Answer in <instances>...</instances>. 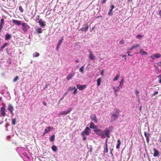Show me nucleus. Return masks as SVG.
Segmentation results:
<instances>
[{
  "label": "nucleus",
  "mask_w": 161,
  "mask_h": 161,
  "mask_svg": "<svg viewBox=\"0 0 161 161\" xmlns=\"http://www.w3.org/2000/svg\"><path fill=\"white\" fill-rule=\"evenodd\" d=\"M93 131L97 135L101 136L102 138H105V134L103 130L97 128V129L93 130Z\"/></svg>",
  "instance_id": "obj_1"
},
{
  "label": "nucleus",
  "mask_w": 161,
  "mask_h": 161,
  "mask_svg": "<svg viewBox=\"0 0 161 161\" xmlns=\"http://www.w3.org/2000/svg\"><path fill=\"white\" fill-rule=\"evenodd\" d=\"M22 30L25 32H27L29 29L30 27L26 23H23L22 24Z\"/></svg>",
  "instance_id": "obj_2"
},
{
  "label": "nucleus",
  "mask_w": 161,
  "mask_h": 161,
  "mask_svg": "<svg viewBox=\"0 0 161 161\" xmlns=\"http://www.w3.org/2000/svg\"><path fill=\"white\" fill-rule=\"evenodd\" d=\"M91 132V130L90 129L89 127H86L81 134H82L83 135H84L86 136H88L90 134Z\"/></svg>",
  "instance_id": "obj_3"
},
{
  "label": "nucleus",
  "mask_w": 161,
  "mask_h": 161,
  "mask_svg": "<svg viewBox=\"0 0 161 161\" xmlns=\"http://www.w3.org/2000/svg\"><path fill=\"white\" fill-rule=\"evenodd\" d=\"M72 109V108H70L67 111L61 112L59 113L58 116L67 115L70 112Z\"/></svg>",
  "instance_id": "obj_4"
},
{
  "label": "nucleus",
  "mask_w": 161,
  "mask_h": 161,
  "mask_svg": "<svg viewBox=\"0 0 161 161\" xmlns=\"http://www.w3.org/2000/svg\"><path fill=\"white\" fill-rule=\"evenodd\" d=\"M90 119L92 121H93L94 122L97 123L98 122L97 119L96 115L94 114H92L91 115Z\"/></svg>",
  "instance_id": "obj_5"
},
{
  "label": "nucleus",
  "mask_w": 161,
  "mask_h": 161,
  "mask_svg": "<svg viewBox=\"0 0 161 161\" xmlns=\"http://www.w3.org/2000/svg\"><path fill=\"white\" fill-rule=\"evenodd\" d=\"M88 51L89 53V57L90 59L92 60H94L96 59V57L91 52L90 50H89Z\"/></svg>",
  "instance_id": "obj_6"
},
{
  "label": "nucleus",
  "mask_w": 161,
  "mask_h": 161,
  "mask_svg": "<svg viewBox=\"0 0 161 161\" xmlns=\"http://www.w3.org/2000/svg\"><path fill=\"white\" fill-rule=\"evenodd\" d=\"M104 131V132H105V136L107 137L108 138L110 137V132L108 128H106Z\"/></svg>",
  "instance_id": "obj_7"
},
{
  "label": "nucleus",
  "mask_w": 161,
  "mask_h": 161,
  "mask_svg": "<svg viewBox=\"0 0 161 161\" xmlns=\"http://www.w3.org/2000/svg\"><path fill=\"white\" fill-rule=\"evenodd\" d=\"M8 110L10 112L11 114H13V111L14 110V108L13 106L11 104H9L8 107Z\"/></svg>",
  "instance_id": "obj_8"
},
{
  "label": "nucleus",
  "mask_w": 161,
  "mask_h": 161,
  "mask_svg": "<svg viewBox=\"0 0 161 161\" xmlns=\"http://www.w3.org/2000/svg\"><path fill=\"white\" fill-rule=\"evenodd\" d=\"M75 73L74 72H72L70 73L67 76L66 80H69L71 79L74 75Z\"/></svg>",
  "instance_id": "obj_9"
},
{
  "label": "nucleus",
  "mask_w": 161,
  "mask_h": 161,
  "mask_svg": "<svg viewBox=\"0 0 161 161\" xmlns=\"http://www.w3.org/2000/svg\"><path fill=\"white\" fill-rule=\"evenodd\" d=\"M161 57V55L159 53H157L150 56V58L152 59H153L155 58H158Z\"/></svg>",
  "instance_id": "obj_10"
},
{
  "label": "nucleus",
  "mask_w": 161,
  "mask_h": 161,
  "mask_svg": "<svg viewBox=\"0 0 161 161\" xmlns=\"http://www.w3.org/2000/svg\"><path fill=\"white\" fill-rule=\"evenodd\" d=\"M140 45L139 44H138L136 45L133 46L130 49H129L127 50V53H129L130 51L132 50L136 49L138 47H139Z\"/></svg>",
  "instance_id": "obj_11"
},
{
  "label": "nucleus",
  "mask_w": 161,
  "mask_h": 161,
  "mask_svg": "<svg viewBox=\"0 0 161 161\" xmlns=\"http://www.w3.org/2000/svg\"><path fill=\"white\" fill-rule=\"evenodd\" d=\"M38 23L42 27H44L46 25V22L42 19L39 20Z\"/></svg>",
  "instance_id": "obj_12"
},
{
  "label": "nucleus",
  "mask_w": 161,
  "mask_h": 161,
  "mask_svg": "<svg viewBox=\"0 0 161 161\" xmlns=\"http://www.w3.org/2000/svg\"><path fill=\"white\" fill-rule=\"evenodd\" d=\"M1 115L4 117L6 115L5 113V108L3 107H2L1 108Z\"/></svg>",
  "instance_id": "obj_13"
},
{
  "label": "nucleus",
  "mask_w": 161,
  "mask_h": 161,
  "mask_svg": "<svg viewBox=\"0 0 161 161\" xmlns=\"http://www.w3.org/2000/svg\"><path fill=\"white\" fill-rule=\"evenodd\" d=\"M12 22L13 23H14L15 24L18 25H20L22 24V22L21 21L16 20L15 19H13Z\"/></svg>",
  "instance_id": "obj_14"
},
{
  "label": "nucleus",
  "mask_w": 161,
  "mask_h": 161,
  "mask_svg": "<svg viewBox=\"0 0 161 161\" xmlns=\"http://www.w3.org/2000/svg\"><path fill=\"white\" fill-rule=\"evenodd\" d=\"M89 127L90 128L93 129L94 130H95L97 128V127L93 122H90Z\"/></svg>",
  "instance_id": "obj_15"
},
{
  "label": "nucleus",
  "mask_w": 161,
  "mask_h": 161,
  "mask_svg": "<svg viewBox=\"0 0 161 161\" xmlns=\"http://www.w3.org/2000/svg\"><path fill=\"white\" fill-rule=\"evenodd\" d=\"M124 80L123 78H122L121 81H120L118 87V90H120V88H121L122 86H123L124 82Z\"/></svg>",
  "instance_id": "obj_16"
},
{
  "label": "nucleus",
  "mask_w": 161,
  "mask_h": 161,
  "mask_svg": "<svg viewBox=\"0 0 161 161\" xmlns=\"http://www.w3.org/2000/svg\"><path fill=\"white\" fill-rule=\"evenodd\" d=\"M144 135L146 139V141L147 143H148L149 142V137L150 136V134L149 133H148V134H147V133L146 132H144Z\"/></svg>",
  "instance_id": "obj_17"
},
{
  "label": "nucleus",
  "mask_w": 161,
  "mask_h": 161,
  "mask_svg": "<svg viewBox=\"0 0 161 161\" xmlns=\"http://www.w3.org/2000/svg\"><path fill=\"white\" fill-rule=\"evenodd\" d=\"M4 20L3 19H1L0 23V32L1 31L2 29L3 28L4 23Z\"/></svg>",
  "instance_id": "obj_18"
},
{
  "label": "nucleus",
  "mask_w": 161,
  "mask_h": 161,
  "mask_svg": "<svg viewBox=\"0 0 161 161\" xmlns=\"http://www.w3.org/2000/svg\"><path fill=\"white\" fill-rule=\"evenodd\" d=\"M77 88L79 89L80 90H82L84 89L86 87L85 85L81 86L80 85H77Z\"/></svg>",
  "instance_id": "obj_19"
},
{
  "label": "nucleus",
  "mask_w": 161,
  "mask_h": 161,
  "mask_svg": "<svg viewBox=\"0 0 161 161\" xmlns=\"http://www.w3.org/2000/svg\"><path fill=\"white\" fill-rule=\"evenodd\" d=\"M154 153L153 154V156L154 157H158L159 156V152L158 151L156 150L155 148H153Z\"/></svg>",
  "instance_id": "obj_20"
},
{
  "label": "nucleus",
  "mask_w": 161,
  "mask_h": 161,
  "mask_svg": "<svg viewBox=\"0 0 161 161\" xmlns=\"http://www.w3.org/2000/svg\"><path fill=\"white\" fill-rule=\"evenodd\" d=\"M53 128V127H51L50 126L47 127L46 128L44 131L47 133L49 132L51 130H52Z\"/></svg>",
  "instance_id": "obj_21"
},
{
  "label": "nucleus",
  "mask_w": 161,
  "mask_h": 161,
  "mask_svg": "<svg viewBox=\"0 0 161 161\" xmlns=\"http://www.w3.org/2000/svg\"><path fill=\"white\" fill-rule=\"evenodd\" d=\"M119 115L115 114H112V119L114 120H115L118 118Z\"/></svg>",
  "instance_id": "obj_22"
},
{
  "label": "nucleus",
  "mask_w": 161,
  "mask_h": 161,
  "mask_svg": "<svg viewBox=\"0 0 161 161\" xmlns=\"http://www.w3.org/2000/svg\"><path fill=\"white\" fill-rule=\"evenodd\" d=\"M36 31L37 33L40 34L42 33V29L39 27H36Z\"/></svg>",
  "instance_id": "obj_23"
},
{
  "label": "nucleus",
  "mask_w": 161,
  "mask_h": 161,
  "mask_svg": "<svg viewBox=\"0 0 161 161\" xmlns=\"http://www.w3.org/2000/svg\"><path fill=\"white\" fill-rule=\"evenodd\" d=\"M11 36V35L7 33L5 36V39L6 40H8L9 39Z\"/></svg>",
  "instance_id": "obj_24"
},
{
  "label": "nucleus",
  "mask_w": 161,
  "mask_h": 161,
  "mask_svg": "<svg viewBox=\"0 0 161 161\" xmlns=\"http://www.w3.org/2000/svg\"><path fill=\"white\" fill-rule=\"evenodd\" d=\"M105 147L104 148V152L106 153H107L108 152V145L107 143V141L105 143Z\"/></svg>",
  "instance_id": "obj_25"
},
{
  "label": "nucleus",
  "mask_w": 161,
  "mask_h": 161,
  "mask_svg": "<svg viewBox=\"0 0 161 161\" xmlns=\"http://www.w3.org/2000/svg\"><path fill=\"white\" fill-rule=\"evenodd\" d=\"M8 45V43L7 42L5 43L0 48V51H2L3 49L6 46Z\"/></svg>",
  "instance_id": "obj_26"
},
{
  "label": "nucleus",
  "mask_w": 161,
  "mask_h": 161,
  "mask_svg": "<svg viewBox=\"0 0 161 161\" xmlns=\"http://www.w3.org/2000/svg\"><path fill=\"white\" fill-rule=\"evenodd\" d=\"M63 40L64 39L63 37H62L61 39L59 40L57 44V45L60 46L62 43Z\"/></svg>",
  "instance_id": "obj_27"
},
{
  "label": "nucleus",
  "mask_w": 161,
  "mask_h": 161,
  "mask_svg": "<svg viewBox=\"0 0 161 161\" xmlns=\"http://www.w3.org/2000/svg\"><path fill=\"white\" fill-rule=\"evenodd\" d=\"M117 142L118 143L116 146V147L117 149H119V148L121 144V142L119 139H118Z\"/></svg>",
  "instance_id": "obj_28"
},
{
  "label": "nucleus",
  "mask_w": 161,
  "mask_h": 161,
  "mask_svg": "<svg viewBox=\"0 0 161 161\" xmlns=\"http://www.w3.org/2000/svg\"><path fill=\"white\" fill-rule=\"evenodd\" d=\"M51 148L52 150L54 152H56L58 150L57 147L55 145L53 146Z\"/></svg>",
  "instance_id": "obj_29"
},
{
  "label": "nucleus",
  "mask_w": 161,
  "mask_h": 161,
  "mask_svg": "<svg viewBox=\"0 0 161 161\" xmlns=\"http://www.w3.org/2000/svg\"><path fill=\"white\" fill-rule=\"evenodd\" d=\"M40 55V54L39 53H37V52H36L34 53L33 54V58L34 57H38Z\"/></svg>",
  "instance_id": "obj_30"
},
{
  "label": "nucleus",
  "mask_w": 161,
  "mask_h": 161,
  "mask_svg": "<svg viewBox=\"0 0 161 161\" xmlns=\"http://www.w3.org/2000/svg\"><path fill=\"white\" fill-rule=\"evenodd\" d=\"M88 30V26L87 25H86V27H83L81 29V30L82 31H86Z\"/></svg>",
  "instance_id": "obj_31"
},
{
  "label": "nucleus",
  "mask_w": 161,
  "mask_h": 161,
  "mask_svg": "<svg viewBox=\"0 0 161 161\" xmlns=\"http://www.w3.org/2000/svg\"><path fill=\"white\" fill-rule=\"evenodd\" d=\"M55 135H53L51 136L50 138V140L51 142H53L54 140Z\"/></svg>",
  "instance_id": "obj_32"
},
{
  "label": "nucleus",
  "mask_w": 161,
  "mask_h": 161,
  "mask_svg": "<svg viewBox=\"0 0 161 161\" xmlns=\"http://www.w3.org/2000/svg\"><path fill=\"white\" fill-rule=\"evenodd\" d=\"M77 89H76L75 87H70L69 89V91H72L74 90V91H77Z\"/></svg>",
  "instance_id": "obj_33"
},
{
  "label": "nucleus",
  "mask_w": 161,
  "mask_h": 161,
  "mask_svg": "<svg viewBox=\"0 0 161 161\" xmlns=\"http://www.w3.org/2000/svg\"><path fill=\"white\" fill-rule=\"evenodd\" d=\"M12 124L13 125H14L16 124V119H12Z\"/></svg>",
  "instance_id": "obj_34"
},
{
  "label": "nucleus",
  "mask_w": 161,
  "mask_h": 161,
  "mask_svg": "<svg viewBox=\"0 0 161 161\" xmlns=\"http://www.w3.org/2000/svg\"><path fill=\"white\" fill-rule=\"evenodd\" d=\"M101 81V78H98L97 80V85L98 86H99L100 85V83Z\"/></svg>",
  "instance_id": "obj_35"
},
{
  "label": "nucleus",
  "mask_w": 161,
  "mask_h": 161,
  "mask_svg": "<svg viewBox=\"0 0 161 161\" xmlns=\"http://www.w3.org/2000/svg\"><path fill=\"white\" fill-rule=\"evenodd\" d=\"M114 110L115 113L119 115L120 112L119 110L117 109H115Z\"/></svg>",
  "instance_id": "obj_36"
},
{
  "label": "nucleus",
  "mask_w": 161,
  "mask_h": 161,
  "mask_svg": "<svg viewBox=\"0 0 161 161\" xmlns=\"http://www.w3.org/2000/svg\"><path fill=\"white\" fill-rule=\"evenodd\" d=\"M155 66L156 67L155 70L156 73L157 74H158L160 72L159 69L158 67L156 66Z\"/></svg>",
  "instance_id": "obj_37"
},
{
  "label": "nucleus",
  "mask_w": 161,
  "mask_h": 161,
  "mask_svg": "<svg viewBox=\"0 0 161 161\" xmlns=\"http://www.w3.org/2000/svg\"><path fill=\"white\" fill-rule=\"evenodd\" d=\"M84 66H83L81 68H80L79 70L80 72L81 73H84Z\"/></svg>",
  "instance_id": "obj_38"
},
{
  "label": "nucleus",
  "mask_w": 161,
  "mask_h": 161,
  "mask_svg": "<svg viewBox=\"0 0 161 161\" xmlns=\"http://www.w3.org/2000/svg\"><path fill=\"white\" fill-rule=\"evenodd\" d=\"M119 74L117 75L114 78L113 80L114 81H116L117 80L118 78H119Z\"/></svg>",
  "instance_id": "obj_39"
},
{
  "label": "nucleus",
  "mask_w": 161,
  "mask_h": 161,
  "mask_svg": "<svg viewBox=\"0 0 161 161\" xmlns=\"http://www.w3.org/2000/svg\"><path fill=\"white\" fill-rule=\"evenodd\" d=\"M81 135L83 137L82 140L83 141H85L86 139V138L85 136V135H82V134H81Z\"/></svg>",
  "instance_id": "obj_40"
},
{
  "label": "nucleus",
  "mask_w": 161,
  "mask_h": 161,
  "mask_svg": "<svg viewBox=\"0 0 161 161\" xmlns=\"http://www.w3.org/2000/svg\"><path fill=\"white\" fill-rule=\"evenodd\" d=\"M142 37V35H137L136 36V37L138 38V39H141Z\"/></svg>",
  "instance_id": "obj_41"
},
{
  "label": "nucleus",
  "mask_w": 161,
  "mask_h": 161,
  "mask_svg": "<svg viewBox=\"0 0 161 161\" xmlns=\"http://www.w3.org/2000/svg\"><path fill=\"white\" fill-rule=\"evenodd\" d=\"M19 9L20 11L21 12V13L23 12V8L21 6H19Z\"/></svg>",
  "instance_id": "obj_42"
},
{
  "label": "nucleus",
  "mask_w": 161,
  "mask_h": 161,
  "mask_svg": "<svg viewBox=\"0 0 161 161\" xmlns=\"http://www.w3.org/2000/svg\"><path fill=\"white\" fill-rule=\"evenodd\" d=\"M112 11H113V10H112V9H111L110 10L109 12L108 13V15H110V16L112 15L113 14Z\"/></svg>",
  "instance_id": "obj_43"
},
{
  "label": "nucleus",
  "mask_w": 161,
  "mask_h": 161,
  "mask_svg": "<svg viewBox=\"0 0 161 161\" xmlns=\"http://www.w3.org/2000/svg\"><path fill=\"white\" fill-rule=\"evenodd\" d=\"M142 53V55H147V53L145 51H143V52H141V51H140L139 52V53Z\"/></svg>",
  "instance_id": "obj_44"
},
{
  "label": "nucleus",
  "mask_w": 161,
  "mask_h": 161,
  "mask_svg": "<svg viewBox=\"0 0 161 161\" xmlns=\"http://www.w3.org/2000/svg\"><path fill=\"white\" fill-rule=\"evenodd\" d=\"M18 79V76H16L14 79L13 81L14 82H16V81Z\"/></svg>",
  "instance_id": "obj_45"
},
{
  "label": "nucleus",
  "mask_w": 161,
  "mask_h": 161,
  "mask_svg": "<svg viewBox=\"0 0 161 161\" xmlns=\"http://www.w3.org/2000/svg\"><path fill=\"white\" fill-rule=\"evenodd\" d=\"M124 43V41L123 40H122L119 42V44L120 45H122Z\"/></svg>",
  "instance_id": "obj_46"
},
{
  "label": "nucleus",
  "mask_w": 161,
  "mask_h": 161,
  "mask_svg": "<svg viewBox=\"0 0 161 161\" xmlns=\"http://www.w3.org/2000/svg\"><path fill=\"white\" fill-rule=\"evenodd\" d=\"M39 20V16L38 15L36 17V20Z\"/></svg>",
  "instance_id": "obj_47"
},
{
  "label": "nucleus",
  "mask_w": 161,
  "mask_h": 161,
  "mask_svg": "<svg viewBox=\"0 0 161 161\" xmlns=\"http://www.w3.org/2000/svg\"><path fill=\"white\" fill-rule=\"evenodd\" d=\"M43 105H44V106H47V103L44 101H43Z\"/></svg>",
  "instance_id": "obj_48"
},
{
  "label": "nucleus",
  "mask_w": 161,
  "mask_h": 161,
  "mask_svg": "<svg viewBox=\"0 0 161 161\" xmlns=\"http://www.w3.org/2000/svg\"><path fill=\"white\" fill-rule=\"evenodd\" d=\"M111 9L113 10V9L114 8V5H111Z\"/></svg>",
  "instance_id": "obj_49"
},
{
  "label": "nucleus",
  "mask_w": 161,
  "mask_h": 161,
  "mask_svg": "<svg viewBox=\"0 0 161 161\" xmlns=\"http://www.w3.org/2000/svg\"><path fill=\"white\" fill-rule=\"evenodd\" d=\"M60 47V46H58L57 45V46L56 48V50L58 51L59 49V48Z\"/></svg>",
  "instance_id": "obj_50"
},
{
  "label": "nucleus",
  "mask_w": 161,
  "mask_h": 161,
  "mask_svg": "<svg viewBox=\"0 0 161 161\" xmlns=\"http://www.w3.org/2000/svg\"><path fill=\"white\" fill-rule=\"evenodd\" d=\"M103 72H104V70H102V71H101V75L102 76L103 75Z\"/></svg>",
  "instance_id": "obj_51"
},
{
  "label": "nucleus",
  "mask_w": 161,
  "mask_h": 161,
  "mask_svg": "<svg viewBox=\"0 0 161 161\" xmlns=\"http://www.w3.org/2000/svg\"><path fill=\"white\" fill-rule=\"evenodd\" d=\"M158 64L159 66H161V62L158 63Z\"/></svg>",
  "instance_id": "obj_52"
},
{
  "label": "nucleus",
  "mask_w": 161,
  "mask_h": 161,
  "mask_svg": "<svg viewBox=\"0 0 161 161\" xmlns=\"http://www.w3.org/2000/svg\"><path fill=\"white\" fill-rule=\"evenodd\" d=\"M126 55H123L122 56V57L123 58H125V60H126Z\"/></svg>",
  "instance_id": "obj_53"
},
{
  "label": "nucleus",
  "mask_w": 161,
  "mask_h": 161,
  "mask_svg": "<svg viewBox=\"0 0 161 161\" xmlns=\"http://www.w3.org/2000/svg\"><path fill=\"white\" fill-rule=\"evenodd\" d=\"M158 91H156V92H155V93L154 94V95H156V94H158Z\"/></svg>",
  "instance_id": "obj_54"
},
{
  "label": "nucleus",
  "mask_w": 161,
  "mask_h": 161,
  "mask_svg": "<svg viewBox=\"0 0 161 161\" xmlns=\"http://www.w3.org/2000/svg\"><path fill=\"white\" fill-rule=\"evenodd\" d=\"M106 0H103V1H102V3H105L106 2Z\"/></svg>",
  "instance_id": "obj_55"
},
{
  "label": "nucleus",
  "mask_w": 161,
  "mask_h": 161,
  "mask_svg": "<svg viewBox=\"0 0 161 161\" xmlns=\"http://www.w3.org/2000/svg\"><path fill=\"white\" fill-rule=\"evenodd\" d=\"M47 133L44 131V132L43 133V134H42V136H44V135H45Z\"/></svg>",
  "instance_id": "obj_56"
},
{
  "label": "nucleus",
  "mask_w": 161,
  "mask_h": 161,
  "mask_svg": "<svg viewBox=\"0 0 161 161\" xmlns=\"http://www.w3.org/2000/svg\"><path fill=\"white\" fill-rule=\"evenodd\" d=\"M157 77L158 78H161V75H160L157 76Z\"/></svg>",
  "instance_id": "obj_57"
},
{
  "label": "nucleus",
  "mask_w": 161,
  "mask_h": 161,
  "mask_svg": "<svg viewBox=\"0 0 161 161\" xmlns=\"http://www.w3.org/2000/svg\"><path fill=\"white\" fill-rule=\"evenodd\" d=\"M160 79L159 80V83H161V78H159Z\"/></svg>",
  "instance_id": "obj_58"
},
{
  "label": "nucleus",
  "mask_w": 161,
  "mask_h": 161,
  "mask_svg": "<svg viewBox=\"0 0 161 161\" xmlns=\"http://www.w3.org/2000/svg\"><path fill=\"white\" fill-rule=\"evenodd\" d=\"M77 93V91H74L73 93L74 94H75Z\"/></svg>",
  "instance_id": "obj_59"
},
{
  "label": "nucleus",
  "mask_w": 161,
  "mask_h": 161,
  "mask_svg": "<svg viewBox=\"0 0 161 161\" xmlns=\"http://www.w3.org/2000/svg\"><path fill=\"white\" fill-rule=\"evenodd\" d=\"M159 14L160 16H161V10L159 11Z\"/></svg>",
  "instance_id": "obj_60"
},
{
  "label": "nucleus",
  "mask_w": 161,
  "mask_h": 161,
  "mask_svg": "<svg viewBox=\"0 0 161 161\" xmlns=\"http://www.w3.org/2000/svg\"><path fill=\"white\" fill-rule=\"evenodd\" d=\"M128 56H132L133 55H131V54H129V53H128Z\"/></svg>",
  "instance_id": "obj_61"
},
{
  "label": "nucleus",
  "mask_w": 161,
  "mask_h": 161,
  "mask_svg": "<svg viewBox=\"0 0 161 161\" xmlns=\"http://www.w3.org/2000/svg\"><path fill=\"white\" fill-rule=\"evenodd\" d=\"M141 109H142V106H140V108L139 110L140 111H141Z\"/></svg>",
  "instance_id": "obj_62"
},
{
  "label": "nucleus",
  "mask_w": 161,
  "mask_h": 161,
  "mask_svg": "<svg viewBox=\"0 0 161 161\" xmlns=\"http://www.w3.org/2000/svg\"><path fill=\"white\" fill-rule=\"evenodd\" d=\"M75 62L77 63H78L79 62V60H76Z\"/></svg>",
  "instance_id": "obj_63"
},
{
  "label": "nucleus",
  "mask_w": 161,
  "mask_h": 161,
  "mask_svg": "<svg viewBox=\"0 0 161 161\" xmlns=\"http://www.w3.org/2000/svg\"><path fill=\"white\" fill-rule=\"evenodd\" d=\"M136 93L138 94V93L139 92L138 91H136Z\"/></svg>",
  "instance_id": "obj_64"
}]
</instances>
